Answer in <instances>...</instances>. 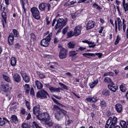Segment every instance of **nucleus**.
Segmentation results:
<instances>
[{
	"label": "nucleus",
	"instance_id": "obj_1",
	"mask_svg": "<svg viewBox=\"0 0 128 128\" xmlns=\"http://www.w3.org/2000/svg\"><path fill=\"white\" fill-rule=\"evenodd\" d=\"M68 21V19L66 18H64V19L59 18L57 21V23L55 26V29L56 30L58 28H59L60 29L62 28L66 24Z\"/></svg>",
	"mask_w": 128,
	"mask_h": 128
},
{
	"label": "nucleus",
	"instance_id": "obj_2",
	"mask_svg": "<svg viewBox=\"0 0 128 128\" xmlns=\"http://www.w3.org/2000/svg\"><path fill=\"white\" fill-rule=\"evenodd\" d=\"M66 112L65 110L62 109H60L54 114L55 118L58 120H60L64 116H68L66 114Z\"/></svg>",
	"mask_w": 128,
	"mask_h": 128
},
{
	"label": "nucleus",
	"instance_id": "obj_3",
	"mask_svg": "<svg viewBox=\"0 0 128 128\" xmlns=\"http://www.w3.org/2000/svg\"><path fill=\"white\" fill-rule=\"evenodd\" d=\"M36 96L41 99H44L47 98V96L50 97L48 92L44 90H42L37 92L36 94Z\"/></svg>",
	"mask_w": 128,
	"mask_h": 128
},
{
	"label": "nucleus",
	"instance_id": "obj_4",
	"mask_svg": "<svg viewBox=\"0 0 128 128\" xmlns=\"http://www.w3.org/2000/svg\"><path fill=\"white\" fill-rule=\"evenodd\" d=\"M31 12L33 17L37 20L40 19V13L38 9L36 7H34L31 8Z\"/></svg>",
	"mask_w": 128,
	"mask_h": 128
},
{
	"label": "nucleus",
	"instance_id": "obj_5",
	"mask_svg": "<svg viewBox=\"0 0 128 128\" xmlns=\"http://www.w3.org/2000/svg\"><path fill=\"white\" fill-rule=\"evenodd\" d=\"M36 116L38 119L40 120L42 124V121H44L50 116L49 114L46 112L42 113L40 112Z\"/></svg>",
	"mask_w": 128,
	"mask_h": 128
},
{
	"label": "nucleus",
	"instance_id": "obj_6",
	"mask_svg": "<svg viewBox=\"0 0 128 128\" xmlns=\"http://www.w3.org/2000/svg\"><path fill=\"white\" fill-rule=\"evenodd\" d=\"M67 51L64 48H62L59 53V57L60 59H64L66 58L67 56Z\"/></svg>",
	"mask_w": 128,
	"mask_h": 128
},
{
	"label": "nucleus",
	"instance_id": "obj_7",
	"mask_svg": "<svg viewBox=\"0 0 128 128\" xmlns=\"http://www.w3.org/2000/svg\"><path fill=\"white\" fill-rule=\"evenodd\" d=\"M50 117L49 116L44 121H42V124L46 126V127H51L53 124V122L52 121H49L50 120Z\"/></svg>",
	"mask_w": 128,
	"mask_h": 128
},
{
	"label": "nucleus",
	"instance_id": "obj_8",
	"mask_svg": "<svg viewBox=\"0 0 128 128\" xmlns=\"http://www.w3.org/2000/svg\"><path fill=\"white\" fill-rule=\"evenodd\" d=\"M1 86L2 90L5 92H8L10 91L12 89L11 87L9 84H3Z\"/></svg>",
	"mask_w": 128,
	"mask_h": 128
},
{
	"label": "nucleus",
	"instance_id": "obj_9",
	"mask_svg": "<svg viewBox=\"0 0 128 128\" xmlns=\"http://www.w3.org/2000/svg\"><path fill=\"white\" fill-rule=\"evenodd\" d=\"M82 28L81 26H78L75 28L74 34L75 36H77L80 34Z\"/></svg>",
	"mask_w": 128,
	"mask_h": 128
},
{
	"label": "nucleus",
	"instance_id": "obj_10",
	"mask_svg": "<svg viewBox=\"0 0 128 128\" xmlns=\"http://www.w3.org/2000/svg\"><path fill=\"white\" fill-rule=\"evenodd\" d=\"M109 88L114 92H115L118 89V87L114 84L113 83L109 84L108 85Z\"/></svg>",
	"mask_w": 128,
	"mask_h": 128
},
{
	"label": "nucleus",
	"instance_id": "obj_11",
	"mask_svg": "<svg viewBox=\"0 0 128 128\" xmlns=\"http://www.w3.org/2000/svg\"><path fill=\"white\" fill-rule=\"evenodd\" d=\"M94 26V21L90 20L87 23L86 28V30H88L92 28Z\"/></svg>",
	"mask_w": 128,
	"mask_h": 128
},
{
	"label": "nucleus",
	"instance_id": "obj_12",
	"mask_svg": "<svg viewBox=\"0 0 128 128\" xmlns=\"http://www.w3.org/2000/svg\"><path fill=\"white\" fill-rule=\"evenodd\" d=\"M22 75L23 80L26 82L28 83L29 82L30 79V77L26 73L22 74Z\"/></svg>",
	"mask_w": 128,
	"mask_h": 128
},
{
	"label": "nucleus",
	"instance_id": "obj_13",
	"mask_svg": "<svg viewBox=\"0 0 128 128\" xmlns=\"http://www.w3.org/2000/svg\"><path fill=\"white\" fill-rule=\"evenodd\" d=\"M39 106H34L33 109V114L37 116L41 112L40 110Z\"/></svg>",
	"mask_w": 128,
	"mask_h": 128
},
{
	"label": "nucleus",
	"instance_id": "obj_14",
	"mask_svg": "<svg viewBox=\"0 0 128 128\" xmlns=\"http://www.w3.org/2000/svg\"><path fill=\"white\" fill-rule=\"evenodd\" d=\"M117 121V118L115 116H114L112 119L111 124L109 128H114V126L116 124Z\"/></svg>",
	"mask_w": 128,
	"mask_h": 128
},
{
	"label": "nucleus",
	"instance_id": "obj_15",
	"mask_svg": "<svg viewBox=\"0 0 128 128\" xmlns=\"http://www.w3.org/2000/svg\"><path fill=\"white\" fill-rule=\"evenodd\" d=\"M14 36L12 33H10L8 38V42L10 45H11L14 43Z\"/></svg>",
	"mask_w": 128,
	"mask_h": 128
},
{
	"label": "nucleus",
	"instance_id": "obj_16",
	"mask_svg": "<svg viewBox=\"0 0 128 128\" xmlns=\"http://www.w3.org/2000/svg\"><path fill=\"white\" fill-rule=\"evenodd\" d=\"M49 89L50 91L52 92H60V90H62V88H55L52 86H49Z\"/></svg>",
	"mask_w": 128,
	"mask_h": 128
},
{
	"label": "nucleus",
	"instance_id": "obj_17",
	"mask_svg": "<svg viewBox=\"0 0 128 128\" xmlns=\"http://www.w3.org/2000/svg\"><path fill=\"white\" fill-rule=\"evenodd\" d=\"M13 78L14 81L18 82H19L21 80L20 75L16 73L14 74Z\"/></svg>",
	"mask_w": 128,
	"mask_h": 128
},
{
	"label": "nucleus",
	"instance_id": "obj_18",
	"mask_svg": "<svg viewBox=\"0 0 128 128\" xmlns=\"http://www.w3.org/2000/svg\"><path fill=\"white\" fill-rule=\"evenodd\" d=\"M49 42L48 41L44 38L41 40L40 44L42 46L44 47H47L49 45Z\"/></svg>",
	"mask_w": 128,
	"mask_h": 128
},
{
	"label": "nucleus",
	"instance_id": "obj_19",
	"mask_svg": "<svg viewBox=\"0 0 128 128\" xmlns=\"http://www.w3.org/2000/svg\"><path fill=\"white\" fill-rule=\"evenodd\" d=\"M76 45V43L73 41L69 42L67 44L68 47L70 48H74Z\"/></svg>",
	"mask_w": 128,
	"mask_h": 128
},
{
	"label": "nucleus",
	"instance_id": "obj_20",
	"mask_svg": "<svg viewBox=\"0 0 128 128\" xmlns=\"http://www.w3.org/2000/svg\"><path fill=\"white\" fill-rule=\"evenodd\" d=\"M116 20L117 22V24L118 25V28L119 31H120L122 28V21L119 18H117Z\"/></svg>",
	"mask_w": 128,
	"mask_h": 128
},
{
	"label": "nucleus",
	"instance_id": "obj_21",
	"mask_svg": "<svg viewBox=\"0 0 128 128\" xmlns=\"http://www.w3.org/2000/svg\"><path fill=\"white\" fill-rule=\"evenodd\" d=\"M36 84L38 89H40L42 88L43 85L39 81L36 80L35 82Z\"/></svg>",
	"mask_w": 128,
	"mask_h": 128
},
{
	"label": "nucleus",
	"instance_id": "obj_22",
	"mask_svg": "<svg viewBox=\"0 0 128 128\" xmlns=\"http://www.w3.org/2000/svg\"><path fill=\"white\" fill-rule=\"evenodd\" d=\"M115 108L117 112L120 113L122 109V105L119 104H116L115 106Z\"/></svg>",
	"mask_w": 128,
	"mask_h": 128
},
{
	"label": "nucleus",
	"instance_id": "obj_23",
	"mask_svg": "<svg viewBox=\"0 0 128 128\" xmlns=\"http://www.w3.org/2000/svg\"><path fill=\"white\" fill-rule=\"evenodd\" d=\"M46 7V4L42 3L40 4L39 8L41 11H44L45 10Z\"/></svg>",
	"mask_w": 128,
	"mask_h": 128
},
{
	"label": "nucleus",
	"instance_id": "obj_24",
	"mask_svg": "<svg viewBox=\"0 0 128 128\" xmlns=\"http://www.w3.org/2000/svg\"><path fill=\"white\" fill-rule=\"evenodd\" d=\"M10 119V121L12 122H14V123L16 124L18 122L17 117L15 115L12 116Z\"/></svg>",
	"mask_w": 128,
	"mask_h": 128
},
{
	"label": "nucleus",
	"instance_id": "obj_25",
	"mask_svg": "<svg viewBox=\"0 0 128 128\" xmlns=\"http://www.w3.org/2000/svg\"><path fill=\"white\" fill-rule=\"evenodd\" d=\"M10 64L11 65L13 66H15L16 64V59L14 57H12L10 59Z\"/></svg>",
	"mask_w": 128,
	"mask_h": 128
},
{
	"label": "nucleus",
	"instance_id": "obj_26",
	"mask_svg": "<svg viewBox=\"0 0 128 128\" xmlns=\"http://www.w3.org/2000/svg\"><path fill=\"white\" fill-rule=\"evenodd\" d=\"M120 88L121 91L123 92H125L127 90L126 86L124 84H122L120 85Z\"/></svg>",
	"mask_w": 128,
	"mask_h": 128
},
{
	"label": "nucleus",
	"instance_id": "obj_27",
	"mask_svg": "<svg viewBox=\"0 0 128 128\" xmlns=\"http://www.w3.org/2000/svg\"><path fill=\"white\" fill-rule=\"evenodd\" d=\"M98 82V80H97L96 81L90 83L89 84L90 87L91 88H93L97 84Z\"/></svg>",
	"mask_w": 128,
	"mask_h": 128
},
{
	"label": "nucleus",
	"instance_id": "obj_28",
	"mask_svg": "<svg viewBox=\"0 0 128 128\" xmlns=\"http://www.w3.org/2000/svg\"><path fill=\"white\" fill-rule=\"evenodd\" d=\"M2 16L5 24L6 23L7 16L6 13L3 12L2 13Z\"/></svg>",
	"mask_w": 128,
	"mask_h": 128
},
{
	"label": "nucleus",
	"instance_id": "obj_29",
	"mask_svg": "<svg viewBox=\"0 0 128 128\" xmlns=\"http://www.w3.org/2000/svg\"><path fill=\"white\" fill-rule=\"evenodd\" d=\"M120 124L122 128H124L127 127L128 125V124H126V122L124 121H121Z\"/></svg>",
	"mask_w": 128,
	"mask_h": 128
},
{
	"label": "nucleus",
	"instance_id": "obj_30",
	"mask_svg": "<svg viewBox=\"0 0 128 128\" xmlns=\"http://www.w3.org/2000/svg\"><path fill=\"white\" fill-rule=\"evenodd\" d=\"M24 88L26 90V93H29L30 89L29 85L27 84H26L24 86Z\"/></svg>",
	"mask_w": 128,
	"mask_h": 128
},
{
	"label": "nucleus",
	"instance_id": "obj_31",
	"mask_svg": "<svg viewBox=\"0 0 128 128\" xmlns=\"http://www.w3.org/2000/svg\"><path fill=\"white\" fill-rule=\"evenodd\" d=\"M104 81L105 82L108 83L109 84L113 83V82L109 78H105L104 79Z\"/></svg>",
	"mask_w": 128,
	"mask_h": 128
},
{
	"label": "nucleus",
	"instance_id": "obj_32",
	"mask_svg": "<svg viewBox=\"0 0 128 128\" xmlns=\"http://www.w3.org/2000/svg\"><path fill=\"white\" fill-rule=\"evenodd\" d=\"M102 93L103 94L106 96H108L110 95V92L108 90L106 89L104 90Z\"/></svg>",
	"mask_w": 128,
	"mask_h": 128
},
{
	"label": "nucleus",
	"instance_id": "obj_33",
	"mask_svg": "<svg viewBox=\"0 0 128 128\" xmlns=\"http://www.w3.org/2000/svg\"><path fill=\"white\" fill-rule=\"evenodd\" d=\"M82 55L86 57H87L88 58H89V57H88V56H95V54L93 53H84L82 54Z\"/></svg>",
	"mask_w": 128,
	"mask_h": 128
},
{
	"label": "nucleus",
	"instance_id": "obj_34",
	"mask_svg": "<svg viewBox=\"0 0 128 128\" xmlns=\"http://www.w3.org/2000/svg\"><path fill=\"white\" fill-rule=\"evenodd\" d=\"M52 35V33H50L46 37V38H44L47 41H48L49 42L51 40V37Z\"/></svg>",
	"mask_w": 128,
	"mask_h": 128
},
{
	"label": "nucleus",
	"instance_id": "obj_35",
	"mask_svg": "<svg viewBox=\"0 0 128 128\" xmlns=\"http://www.w3.org/2000/svg\"><path fill=\"white\" fill-rule=\"evenodd\" d=\"M74 35V33H73V32L70 31L67 34V38H69L71 37Z\"/></svg>",
	"mask_w": 128,
	"mask_h": 128
},
{
	"label": "nucleus",
	"instance_id": "obj_36",
	"mask_svg": "<svg viewBox=\"0 0 128 128\" xmlns=\"http://www.w3.org/2000/svg\"><path fill=\"white\" fill-rule=\"evenodd\" d=\"M3 76L4 78L6 81L10 82H11L10 78L8 76L5 75H3Z\"/></svg>",
	"mask_w": 128,
	"mask_h": 128
},
{
	"label": "nucleus",
	"instance_id": "obj_37",
	"mask_svg": "<svg viewBox=\"0 0 128 128\" xmlns=\"http://www.w3.org/2000/svg\"><path fill=\"white\" fill-rule=\"evenodd\" d=\"M30 38H31V41H34L36 39V37L34 34L33 33H32L30 34Z\"/></svg>",
	"mask_w": 128,
	"mask_h": 128
},
{
	"label": "nucleus",
	"instance_id": "obj_38",
	"mask_svg": "<svg viewBox=\"0 0 128 128\" xmlns=\"http://www.w3.org/2000/svg\"><path fill=\"white\" fill-rule=\"evenodd\" d=\"M22 128H30V126L28 124L23 123L22 124Z\"/></svg>",
	"mask_w": 128,
	"mask_h": 128
},
{
	"label": "nucleus",
	"instance_id": "obj_39",
	"mask_svg": "<svg viewBox=\"0 0 128 128\" xmlns=\"http://www.w3.org/2000/svg\"><path fill=\"white\" fill-rule=\"evenodd\" d=\"M106 104L104 100H102L100 102V106L101 107H104L106 106Z\"/></svg>",
	"mask_w": 128,
	"mask_h": 128
},
{
	"label": "nucleus",
	"instance_id": "obj_40",
	"mask_svg": "<svg viewBox=\"0 0 128 128\" xmlns=\"http://www.w3.org/2000/svg\"><path fill=\"white\" fill-rule=\"evenodd\" d=\"M93 7L94 8H96V9H98V10L101 9V8L96 3H94L93 4Z\"/></svg>",
	"mask_w": 128,
	"mask_h": 128
},
{
	"label": "nucleus",
	"instance_id": "obj_41",
	"mask_svg": "<svg viewBox=\"0 0 128 128\" xmlns=\"http://www.w3.org/2000/svg\"><path fill=\"white\" fill-rule=\"evenodd\" d=\"M120 40V37L118 35L117 36V38L114 44L115 45H116L118 43L119 41Z\"/></svg>",
	"mask_w": 128,
	"mask_h": 128
},
{
	"label": "nucleus",
	"instance_id": "obj_42",
	"mask_svg": "<svg viewBox=\"0 0 128 128\" xmlns=\"http://www.w3.org/2000/svg\"><path fill=\"white\" fill-rule=\"evenodd\" d=\"M13 32L14 37H17L18 35L17 30H16L14 29L13 30Z\"/></svg>",
	"mask_w": 128,
	"mask_h": 128
},
{
	"label": "nucleus",
	"instance_id": "obj_43",
	"mask_svg": "<svg viewBox=\"0 0 128 128\" xmlns=\"http://www.w3.org/2000/svg\"><path fill=\"white\" fill-rule=\"evenodd\" d=\"M25 103L27 108L30 110V103L26 100H25Z\"/></svg>",
	"mask_w": 128,
	"mask_h": 128
},
{
	"label": "nucleus",
	"instance_id": "obj_44",
	"mask_svg": "<svg viewBox=\"0 0 128 128\" xmlns=\"http://www.w3.org/2000/svg\"><path fill=\"white\" fill-rule=\"evenodd\" d=\"M59 84L60 85L61 87L62 88L66 90H68V87L64 84L60 83H59Z\"/></svg>",
	"mask_w": 128,
	"mask_h": 128
},
{
	"label": "nucleus",
	"instance_id": "obj_45",
	"mask_svg": "<svg viewBox=\"0 0 128 128\" xmlns=\"http://www.w3.org/2000/svg\"><path fill=\"white\" fill-rule=\"evenodd\" d=\"M82 42L83 43H86L88 44H94V42H91L88 41V40H83L82 41Z\"/></svg>",
	"mask_w": 128,
	"mask_h": 128
},
{
	"label": "nucleus",
	"instance_id": "obj_46",
	"mask_svg": "<svg viewBox=\"0 0 128 128\" xmlns=\"http://www.w3.org/2000/svg\"><path fill=\"white\" fill-rule=\"evenodd\" d=\"M60 109V108L58 106L56 105H54L52 108V110H59Z\"/></svg>",
	"mask_w": 128,
	"mask_h": 128
},
{
	"label": "nucleus",
	"instance_id": "obj_47",
	"mask_svg": "<svg viewBox=\"0 0 128 128\" xmlns=\"http://www.w3.org/2000/svg\"><path fill=\"white\" fill-rule=\"evenodd\" d=\"M6 96L7 99L8 100H10L12 97V95H10V94H6Z\"/></svg>",
	"mask_w": 128,
	"mask_h": 128
},
{
	"label": "nucleus",
	"instance_id": "obj_48",
	"mask_svg": "<svg viewBox=\"0 0 128 128\" xmlns=\"http://www.w3.org/2000/svg\"><path fill=\"white\" fill-rule=\"evenodd\" d=\"M123 7L125 12L128 11V4L127 3L125 4V5L123 6Z\"/></svg>",
	"mask_w": 128,
	"mask_h": 128
},
{
	"label": "nucleus",
	"instance_id": "obj_49",
	"mask_svg": "<svg viewBox=\"0 0 128 128\" xmlns=\"http://www.w3.org/2000/svg\"><path fill=\"white\" fill-rule=\"evenodd\" d=\"M112 119V118L111 117H110L107 121L106 124L109 125L111 123Z\"/></svg>",
	"mask_w": 128,
	"mask_h": 128
},
{
	"label": "nucleus",
	"instance_id": "obj_50",
	"mask_svg": "<svg viewBox=\"0 0 128 128\" xmlns=\"http://www.w3.org/2000/svg\"><path fill=\"white\" fill-rule=\"evenodd\" d=\"M33 123L34 125L35 126L36 128H42L40 126L35 122H33Z\"/></svg>",
	"mask_w": 128,
	"mask_h": 128
},
{
	"label": "nucleus",
	"instance_id": "obj_51",
	"mask_svg": "<svg viewBox=\"0 0 128 128\" xmlns=\"http://www.w3.org/2000/svg\"><path fill=\"white\" fill-rule=\"evenodd\" d=\"M53 100L54 101V102L56 103L57 104L59 105L60 106H64L62 105V104L60 103H59L57 101V100L53 98Z\"/></svg>",
	"mask_w": 128,
	"mask_h": 128
},
{
	"label": "nucleus",
	"instance_id": "obj_52",
	"mask_svg": "<svg viewBox=\"0 0 128 128\" xmlns=\"http://www.w3.org/2000/svg\"><path fill=\"white\" fill-rule=\"evenodd\" d=\"M68 27H66L64 28L62 30V33L64 34H65L67 31V30L68 29Z\"/></svg>",
	"mask_w": 128,
	"mask_h": 128
},
{
	"label": "nucleus",
	"instance_id": "obj_53",
	"mask_svg": "<svg viewBox=\"0 0 128 128\" xmlns=\"http://www.w3.org/2000/svg\"><path fill=\"white\" fill-rule=\"evenodd\" d=\"M77 53H74L73 52H69V56H76L77 54Z\"/></svg>",
	"mask_w": 128,
	"mask_h": 128
},
{
	"label": "nucleus",
	"instance_id": "obj_54",
	"mask_svg": "<svg viewBox=\"0 0 128 128\" xmlns=\"http://www.w3.org/2000/svg\"><path fill=\"white\" fill-rule=\"evenodd\" d=\"M30 94L33 96H34V91L33 88H31L30 92Z\"/></svg>",
	"mask_w": 128,
	"mask_h": 128
},
{
	"label": "nucleus",
	"instance_id": "obj_55",
	"mask_svg": "<svg viewBox=\"0 0 128 128\" xmlns=\"http://www.w3.org/2000/svg\"><path fill=\"white\" fill-rule=\"evenodd\" d=\"M46 7L47 6L48 8V10L47 11H49L50 9V8L51 7L50 5V4H49L48 3L47 4H46Z\"/></svg>",
	"mask_w": 128,
	"mask_h": 128
},
{
	"label": "nucleus",
	"instance_id": "obj_56",
	"mask_svg": "<svg viewBox=\"0 0 128 128\" xmlns=\"http://www.w3.org/2000/svg\"><path fill=\"white\" fill-rule=\"evenodd\" d=\"M6 123V122L4 120H0V126H2L4 125Z\"/></svg>",
	"mask_w": 128,
	"mask_h": 128
},
{
	"label": "nucleus",
	"instance_id": "obj_57",
	"mask_svg": "<svg viewBox=\"0 0 128 128\" xmlns=\"http://www.w3.org/2000/svg\"><path fill=\"white\" fill-rule=\"evenodd\" d=\"M94 54L95 56V55H96L97 56H98V57L100 58L102 55V54L100 53H96Z\"/></svg>",
	"mask_w": 128,
	"mask_h": 128
},
{
	"label": "nucleus",
	"instance_id": "obj_58",
	"mask_svg": "<svg viewBox=\"0 0 128 128\" xmlns=\"http://www.w3.org/2000/svg\"><path fill=\"white\" fill-rule=\"evenodd\" d=\"M39 76L40 78V79H42L45 77V76L42 74H39Z\"/></svg>",
	"mask_w": 128,
	"mask_h": 128
},
{
	"label": "nucleus",
	"instance_id": "obj_59",
	"mask_svg": "<svg viewBox=\"0 0 128 128\" xmlns=\"http://www.w3.org/2000/svg\"><path fill=\"white\" fill-rule=\"evenodd\" d=\"M86 49L85 48H83L82 47L80 46L78 48V50H76V51H78L79 50L81 51H82L85 50Z\"/></svg>",
	"mask_w": 128,
	"mask_h": 128
},
{
	"label": "nucleus",
	"instance_id": "obj_60",
	"mask_svg": "<svg viewBox=\"0 0 128 128\" xmlns=\"http://www.w3.org/2000/svg\"><path fill=\"white\" fill-rule=\"evenodd\" d=\"M20 112L22 114H24L26 113V111L25 109H22L21 110Z\"/></svg>",
	"mask_w": 128,
	"mask_h": 128
},
{
	"label": "nucleus",
	"instance_id": "obj_61",
	"mask_svg": "<svg viewBox=\"0 0 128 128\" xmlns=\"http://www.w3.org/2000/svg\"><path fill=\"white\" fill-rule=\"evenodd\" d=\"M15 46L16 48H17L18 49H19L20 47V46L19 44L18 43H17L15 44Z\"/></svg>",
	"mask_w": 128,
	"mask_h": 128
},
{
	"label": "nucleus",
	"instance_id": "obj_62",
	"mask_svg": "<svg viewBox=\"0 0 128 128\" xmlns=\"http://www.w3.org/2000/svg\"><path fill=\"white\" fill-rule=\"evenodd\" d=\"M31 117V116L30 113L28 114L27 118H26V120H28L30 119Z\"/></svg>",
	"mask_w": 128,
	"mask_h": 128
},
{
	"label": "nucleus",
	"instance_id": "obj_63",
	"mask_svg": "<svg viewBox=\"0 0 128 128\" xmlns=\"http://www.w3.org/2000/svg\"><path fill=\"white\" fill-rule=\"evenodd\" d=\"M91 100L92 102H95L97 101V100H96V98H91Z\"/></svg>",
	"mask_w": 128,
	"mask_h": 128
},
{
	"label": "nucleus",
	"instance_id": "obj_64",
	"mask_svg": "<svg viewBox=\"0 0 128 128\" xmlns=\"http://www.w3.org/2000/svg\"><path fill=\"white\" fill-rule=\"evenodd\" d=\"M104 28V27L103 26H102L100 28V29L99 31H98L100 33H101L102 32V31Z\"/></svg>",
	"mask_w": 128,
	"mask_h": 128
}]
</instances>
